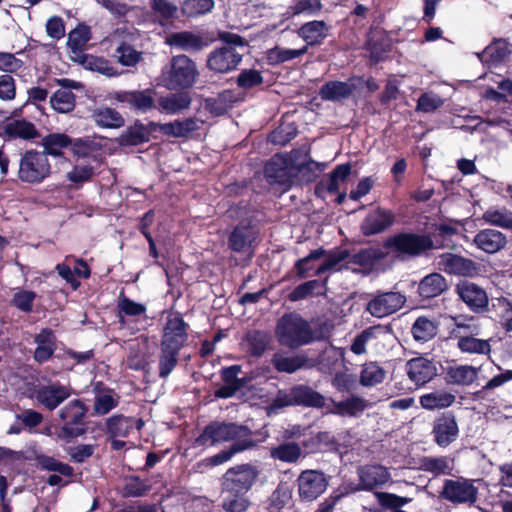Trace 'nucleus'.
<instances>
[{
	"label": "nucleus",
	"instance_id": "nucleus-1",
	"mask_svg": "<svg viewBox=\"0 0 512 512\" xmlns=\"http://www.w3.org/2000/svg\"><path fill=\"white\" fill-rule=\"evenodd\" d=\"M259 476L257 466L237 464L229 468L220 479L221 507L225 512H246L250 506L247 493Z\"/></svg>",
	"mask_w": 512,
	"mask_h": 512
},
{
	"label": "nucleus",
	"instance_id": "nucleus-2",
	"mask_svg": "<svg viewBox=\"0 0 512 512\" xmlns=\"http://www.w3.org/2000/svg\"><path fill=\"white\" fill-rule=\"evenodd\" d=\"M189 324L185 322L180 312L167 318L160 340L158 356V374L166 379L176 368L180 351L188 341Z\"/></svg>",
	"mask_w": 512,
	"mask_h": 512
},
{
	"label": "nucleus",
	"instance_id": "nucleus-3",
	"mask_svg": "<svg viewBox=\"0 0 512 512\" xmlns=\"http://www.w3.org/2000/svg\"><path fill=\"white\" fill-rule=\"evenodd\" d=\"M275 336L281 346L291 350L308 345L315 339L310 323L296 312L285 313L277 320Z\"/></svg>",
	"mask_w": 512,
	"mask_h": 512
},
{
	"label": "nucleus",
	"instance_id": "nucleus-4",
	"mask_svg": "<svg viewBox=\"0 0 512 512\" xmlns=\"http://www.w3.org/2000/svg\"><path fill=\"white\" fill-rule=\"evenodd\" d=\"M253 432L247 426L237 422L211 421L195 439L198 447H211L225 442H256Z\"/></svg>",
	"mask_w": 512,
	"mask_h": 512
},
{
	"label": "nucleus",
	"instance_id": "nucleus-5",
	"mask_svg": "<svg viewBox=\"0 0 512 512\" xmlns=\"http://www.w3.org/2000/svg\"><path fill=\"white\" fill-rule=\"evenodd\" d=\"M383 247L400 259L418 258L435 248L430 234L401 231L387 237Z\"/></svg>",
	"mask_w": 512,
	"mask_h": 512
},
{
	"label": "nucleus",
	"instance_id": "nucleus-6",
	"mask_svg": "<svg viewBox=\"0 0 512 512\" xmlns=\"http://www.w3.org/2000/svg\"><path fill=\"white\" fill-rule=\"evenodd\" d=\"M326 398L308 384H294L288 389H279L270 403V410L278 411L287 407L322 409Z\"/></svg>",
	"mask_w": 512,
	"mask_h": 512
},
{
	"label": "nucleus",
	"instance_id": "nucleus-7",
	"mask_svg": "<svg viewBox=\"0 0 512 512\" xmlns=\"http://www.w3.org/2000/svg\"><path fill=\"white\" fill-rule=\"evenodd\" d=\"M52 174V166L44 152L35 148L19 153L17 179L21 183L39 185Z\"/></svg>",
	"mask_w": 512,
	"mask_h": 512
},
{
	"label": "nucleus",
	"instance_id": "nucleus-8",
	"mask_svg": "<svg viewBox=\"0 0 512 512\" xmlns=\"http://www.w3.org/2000/svg\"><path fill=\"white\" fill-rule=\"evenodd\" d=\"M197 75L195 63L186 55H178L162 69L160 81L169 90H185L194 85Z\"/></svg>",
	"mask_w": 512,
	"mask_h": 512
},
{
	"label": "nucleus",
	"instance_id": "nucleus-9",
	"mask_svg": "<svg viewBox=\"0 0 512 512\" xmlns=\"http://www.w3.org/2000/svg\"><path fill=\"white\" fill-rule=\"evenodd\" d=\"M88 406L80 399H73L63 406L58 416L62 422L58 436L60 439L70 441L86 434Z\"/></svg>",
	"mask_w": 512,
	"mask_h": 512
},
{
	"label": "nucleus",
	"instance_id": "nucleus-10",
	"mask_svg": "<svg viewBox=\"0 0 512 512\" xmlns=\"http://www.w3.org/2000/svg\"><path fill=\"white\" fill-rule=\"evenodd\" d=\"M223 46L212 51L207 66L218 73H227L236 69L242 54L236 52V46H245V40L239 34H217Z\"/></svg>",
	"mask_w": 512,
	"mask_h": 512
},
{
	"label": "nucleus",
	"instance_id": "nucleus-11",
	"mask_svg": "<svg viewBox=\"0 0 512 512\" xmlns=\"http://www.w3.org/2000/svg\"><path fill=\"white\" fill-rule=\"evenodd\" d=\"M476 481L463 476L456 479H445L439 497L454 506L475 507L479 500V490L475 486Z\"/></svg>",
	"mask_w": 512,
	"mask_h": 512
},
{
	"label": "nucleus",
	"instance_id": "nucleus-12",
	"mask_svg": "<svg viewBox=\"0 0 512 512\" xmlns=\"http://www.w3.org/2000/svg\"><path fill=\"white\" fill-rule=\"evenodd\" d=\"M156 90L145 88L142 90H121L110 93V100L121 104L122 108H128L137 113H147L156 109Z\"/></svg>",
	"mask_w": 512,
	"mask_h": 512
},
{
	"label": "nucleus",
	"instance_id": "nucleus-13",
	"mask_svg": "<svg viewBox=\"0 0 512 512\" xmlns=\"http://www.w3.org/2000/svg\"><path fill=\"white\" fill-rule=\"evenodd\" d=\"M455 293L469 311L475 314L491 312L487 291L479 284L470 280H460L455 285Z\"/></svg>",
	"mask_w": 512,
	"mask_h": 512
},
{
	"label": "nucleus",
	"instance_id": "nucleus-14",
	"mask_svg": "<svg viewBox=\"0 0 512 512\" xmlns=\"http://www.w3.org/2000/svg\"><path fill=\"white\" fill-rule=\"evenodd\" d=\"M359 483L349 484L345 491L354 493L358 491H372L376 488L382 487L390 480V473L388 469L380 464H367L360 466L357 470Z\"/></svg>",
	"mask_w": 512,
	"mask_h": 512
},
{
	"label": "nucleus",
	"instance_id": "nucleus-15",
	"mask_svg": "<svg viewBox=\"0 0 512 512\" xmlns=\"http://www.w3.org/2000/svg\"><path fill=\"white\" fill-rule=\"evenodd\" d=\"M305 44L299 48L287 49L280 46L268 49L265 52V60L268 65L276 66L293 60L305 54L309 46L320 45L328 34H299Z\"/></svg>",
	"mask_w": 512,
	"mask_h": 512
},
{
	"label": "nucleus",
	"instance_id": "nucleus-16",
	"mask_svg": "<svg viewBox=\"0 0 512 512\" xmlns=\"http://www.w3.org/2000/svg\"><path fill=\"white\" fill-rule=\"evenodd\" d=\"M258 237V230L252 219H241L230 231L227 238L228 248L235 253H244L251 249Z\"/></svg>",
	"mask_w": 512,
	"mask_h": 512
},
{
	"label": "nucleus",
	"instance_id": "nucleus-17",
	"mask_svg": "<svg viewBox=\"0 0 512 512\" xmlns=\"http://www.w3.org/2000/svg\"><path fill=\"white\" fill-rule=\"evenodd\" d=\"M405 303L406 296L400 292H379L368 301L366 310L374 317L383 318L399 311Z\"/></svg>",
	"mask_w": 512,
	"mask_h": 512
},
{
	"label": "nucleus",
	"instance_id": "nucleus-18",
	"mask_svg": "<svg viewBox=\"0 0 512 512\" xmlns=\"http://www.w3.org/2000/svg\"><path fill=\"white\" fill-rule=\"evenodd\" d=\"M299 497L304 502H311L322 495L328 486L326 475L318 470L302 471L297 479Z\"/></svg>",
	"mask_w": 512,
	"mask_h": 512
},
{
	"label": "nucleus",
	"instance_id": "nucleus-19",
	"mask_svg": "<svg viewBox=\"0 0 512 512\" xmlns=\"http://www.w3.org/2000/svg\"><path fill=\"white\" fill-rule=\"evenodd\" d=\"M364 82L362 76H351L347 81L330 80L319 89V96L323 101L342 102L350 98Z\"/></svg>",
	"mask_w": 512,
	"mask_h": 512
},
{
	"label": "nucleus",
	"instance_id": "nucleus-20",
	"mask_svg": "<svg viewBox=\"0 0 512 512\" xmlns=\"http://www.w3.org/2000/svg\"><path fill=\"white\" fill-rule=\"evenodd\" d=\"M431 434L434 442L442 448L448 447L459 436V427L456 416L452 411L438 415L432 425Z\"/></svg>",
	"mask_w": 512,
	"mask_h": 512
},
{
	"label": "nucleus",
	"instance_id": "nucleus-21",
	"mask_svg": "<svg viewBox=\"0 0 512 512\" xmlns=\"http://www.w3.org/2000/svg\"><path fill=\"white\" fill-rule=\"evenodd\" d=\"M53 82L59 84L61 88L56 90L50 97L51 107L58 113L73 111L76 105V96L72 89H81L83 85L78 81L68 78L53 79Z\"/></svg>",
	"mask_w": 512,
	"mask_h": 512
},
{
	"label": "nucleus",
	"instance_id": "nucleus-22",
	"mask_svg": "<svg viewBox=\"0 0 512 512\" xmlns=\"http://www.w3.org/2000/svg\"><path fill=\"white\" fill-rule=\"evenodd\" d=\"M291 159L288 157L275 154L272 156L264 166V176L270 185H280L287 190L292 185V178L290 174Z\"/></svg>",
	"mask_w": 512,
	"mask_h": 512
},
{
	"label": "nucleus",
	"instance_id": "nucleus-23",
	"mask_svg": "<svg viewBox=\"0 0 512 512\" xmlns=\"http://www.w3.org/2000/svg\"><path fill=\"white\" fill-rule=\"evenodd\" d=\"M395 221L396 215L392 210L377 207L365 216L360 231L366 237L377 235L390 228Z\"/></svg>",
	"mask_w": 512,
	"mask_h": 512
},
{
	"label": "nucleus",
	"instance_id": "nucleus-24",
	"mask_svg": "<svg viewBox=\"0 0 512 512\" xmlns=\"http://www.w3.org/2000/svg\"><path fill=\"white\" fill-rule=\"evenodd\" d=\"M71 395L70 388L60 382L40 385L35 391L36 401L49 411H53Z\"/></svg>",
	"mask_w": 512,
	"mask_h": 512
},
{
	"label": "nucleus",
	"instance_id": "nucleus-25",
	"mask_svg": "<svg viewBox=\"0 0 512 512\" xmlns=\"http://www.w3.org/2000/svg\"><path fill=\"white\" fill-rule=\"evenodd\" d=\"M406 368L409 379L418 386L425 385L438 374L437 363L426 356L410 359Z\"/></svg>",
	"mask_w": 512,
	"mask_h": 512
},
{
	"label": "nucleus",
	"instance_id": "nucleus-26",
	"mask_svg": "<svg viewBox=\"0 0 512 512\" xmlns=\"http://www.w3.org/2000/svg\"><path fill=\"white\" fill-rule=\"evenodd\" d=\"M33 342L36 345L32 356L34 362L42 365L54 357L57 350V336L53 329L42 328L34 335Z\"/></svg>",
	"mask_w": 512,
	"mask_h": 512
},
{
	"label": "nucleus",
	"instance_id": "nucleus-27",
	"mask_svg": "<svg viewBox=\"0 0 512 512\" xmlns=\"http://www.w3.org/2000/svg\"><path fill=\"white\" fill-rule=\"evenodd\" d=\"M143 426L142 418L115 414L106 419L105 432L109 438H126L135 430L140 431Z\"/></svg>",
	"mask_w": 512,
	"mask_h": 512
},
{
	"label": "nucleus",
	"instance_id": "nucleus-28",
	"mask_svg": "<svg viewBox=\"0 0 512 512\" xmlns=\"http://www.w3.org/2000/svg\"><path fill=\"white\" fill-rule=\"evenodd\" d=\"M301 443L305 456L337 451L339 447L336 436L330 431H319L304 435Z\"/></svg>",
	"mask_w": 512,
	"mask_h": 512
},
{
	"label": "nucleus",
	"instance_id": "nucleus-29",
	"mask_svg": "<svg viewBox=\"0 0 512 512\" xmlns=\"http://www.w3.org/2000/svg\"><path fill=\"white\" fill-rule=\"evenodd\" d=\"M440 263L443 266V270L450 275L474 277L480 272L478 263L453 253L443 254Z\"/></svg>",
	"mask_w": 512,
	"mask_h": 512
},
{
	"label": "nucleus",
	"instance_id": "nucleus-30",
	"mask_svg": "<svg viewBox=\"0 0 512 512\" xmlns=\"http://www.w3.org/2000/svg\"><path fill=\"white\" fill-rule=\"evenodd\" d=\"M240 372L241 366L238 364L223 367L220 371V376L224 385L215 390L214 396L218 399H228L244 388L246 385V379L238 377Z\"/></svg>",
	"mask_w": 512,
	"mask_h": 512
},
{
	"label": "nucleus",
	"instance_id": "nucleus-31",
	"mask_svg": "<svg viewBox=\"0 0 512 512\" xmlns=\"http://www.w3.org/2000/svg\"><path fill=\"white\" fill-rule=\"evenodd\" d=\"M192 103L190 92L181 90L162 95L156 99V109L168 115L181 114L189 109Z\"/></svg>",
	"mask_w": 512,
	"mask_h": 512
},
{
	"label": "nucleus",
	"instance_id": "nucleus-32",
	"mask_svg": "<svg viewBox=\"0 0 512 512\" xmlns=\"http://www.w3.org/2000/svg\"><path fill=\"white\" fill-rule=\"evenodd\" d=\"M448 288L446 278L441 273L432 272L417 283V295L421 301H429L446 292Z\"/></svg>",
	"mask_w": 512,
	"mask_h": 512
},
{
	"label": "nucleus",
	"instance_id": "nucleus-33",
	"mask_svg": "<svg viewBox=\"0 0 512 512\" xmlns=\"http://www.w3.org/2000/svg\"><path fill=\"white\" fill-rule=\"evenodd\" d=\"M2 137L6 141L16 139L30 141L40 137V132L32 122L25 119H15L3 126Z\"/></svg>",
	"mask_w": 512,
	"mask_h": 512
},
{
	"label": "nucleus",
	"instance_id": "nucleus-34",
	"mask_svg": "<svg viewBox=\"0 0 512 512\" xmlns=\"http://www.w3.org/2000/svg\"><path fill=\"white\" fill-rule=\"evenodd\" d=\"M204 34H166L165 41L170 46L184 51L198 52L211 42L214 37H203Z\"/></svg>",
	"mask_w": 512,
	"mask_h": 512
},
{
	"label": "nucleus",
	"instance_id": "nucleus-35",
	"mask_svg": "<svg viewBox=\"0 0 512 512\" xmlns=\"http://www.w3.org/2000/svg\"><path fill=\"white\" fill-rule=\"evenodd\" d=\"M473 241L479 249L489 254L502 250L507 244L505 234L495 229L480 230Z\"/></svg>",
	"mask_w": 512,
	"mask_h": 512
},
{
	"label": "nucleus",
	"instance_id": "nucleus-36",
	"mask_svg": "<svg viewBox=\"0 0 512 512\" xmlns=\"http://www.w3.org/2000/svg\"><path fill=\"white\" fill-rule=\"evenodd\" d=\"M328 277L323 280L313 279L296 286L289 294L288 300L298 302L310 297L324 296L328 290Z\"/></svg>",
	"mask_w": 512,
	"mask_h": 512
},
{
	"label": "nucleus",
	"instance_id": "nucleus-37",
	"mask_svg": "<svg viewBox=\"0 0 512 512\" xmlns=\"http://www.w3.org/2000/svg\"><path fill=\"white\" fill-rule=\"evenodd\" d=\"M72 144V137L66 133H49L41 140V146L45 156H52L54 158H62L65 155V150H70Z\"/></svg>",
	"mask_w": 512,
	"mask_h": 512
},
{
	"label": "nucleus",
	"instance_id": "nucleus-38",
	"mask_svg": "<svg viewBox=\"0 0 512 512\" xmlns=\"http://www.w3.org/2000/svg\"><path fill=\"white\" fill-rule=\"evenodd\" d=\"M439 321L428 316H419L415 319L411 327L413 339L421 344L434 339L439 331Z\"/></svg>",
	"mask_w": 512,
	"mask_h": 512
},
{
	"label": "nucleus",
	"instance_id": "nucleus-39",
	"mask_svg": "<svg viewBox=\"0 0 512 512\" xmlns=\"http://www.w3.org/2000/svg\"><path fill=\"white\" fill-rule=\"evenodd\" d=\"M269 454L272 459L287 464H296L300 459L306 457L301 442L289 441L271 447Z\"/></svg>",
	"mask_w": 512,
	"mask_h": 512
},
{
	"label": "nucleus",
	"instance_id": "nucleus-40",
	"mask_svg": "<svg viewBox=\"0 0 512 512\" xmlns=\"http://www.w3.org/2000/svg\"><path fill=\"white\" fill-rule=\"evenodd\" d=\"M247 353L251 357L259 358L270 348L272 336L263 330H250L244 336Z\"/></svg>",
	"mask_w": 512,
	"mask_h": 512
},
{
	"label": "nucleus",
	"instance_id": "nucleus-41",
	"mask_svg": "<svg viewBox=\"0 0 512 512\" xmlns=\"http://www.w3.org/2000/svg\"><path fill=\"white\" fill-rule=\"evenodd\" d=\"M330 400L333 408L328 412L341 417H357L367 408L366 400L357 395H352L342 401H335L332 398Z\"/></svg>",
	"mask_w": 512,
	"mask_h": 512
},
{
	"label": "nucleus",
	"instance_id": "nucleus-42",
	"mask_svg": "<svg viewBox=\"0 0 512 512\" xmlns=\"http://www.w3.org/2000/svg\"><path fill=\"white\" fill-rule=\"evenodd\" d=\"M477 378V369L470 365H453L444 369L447 384L468 386Z\"/></svg>",
	"mask_w": 512,
	"mask_h": 512
},
{
	"label": "nucleus",
	"instance_id": "nucleus-43",
	"mask_svg": "<svg viewBox=\"0 0 512 512\" xmlns=\"http://www.w3.org/2000/svg\"><path fill=\"white\" fill-rule=\"evenodd\" d=\"M35 466L41 471L59 473L63 477L71 478L74 476V468L53 456L45 453H35Z\"/></svg>",
	"mask_w": 512,
	"mask_h": 512
},
{
	"label": "nucleus",
	"instance_id": "nucleus-44",
	"mask_svg": "<svg viewBox=\"0 0 512 512\" xmlns=\"http://www.w3.org/2000/svg\"><path fill=\"white\" fill-rule=\"evenodd\" d=\"M308 358L304 354L284 356L277 352L272 356L271 363L279 373L292 374L306 366Z\"/></svg>",
	"mask_w": 512,
	"mask_h": 512
},
{
	"label": "nucleus",
	"instance_id": "nucleus-45",
	"mask_svg": "<svg viewBox=\"0 0 512 512\" xmlns=\"http://www.w3.org/2000/svg\"><path fill=\"white\" fill-rule=\"evenodd\" d=\"M147 142H149L148 131H146L144 123L138 119L128 126L118 138V143L122 147L138 146Z\"/></svg>",
	"mask_w": 512,
	"mask_h": 512
},
{
	"label": "nucleus",
	"instance_id": "nucleus-46",
	"mask_svg": "<svg viewBox=\"0 0 512 512\" xmlns=\"http://www.w3.org/2000/svg\"><path fill=\"white\" fill-rule=\"evenodd\" d=\"M455 400L454 394L444 390H435L423 394L420 397V405L426 410L444 409L450 407Z\"/></svg>",
	"mask_w": 512,
	"mask_h": 512
},
{
	"label": "nucleus",
	"instance_id": "nucleus-47",
	"mask_svg": "<svg viewBox=\"0 0 512 512\" xmlns=\"http://www.w3.org/2000/svg\"><path fill=\"white\" fill-rule=\"evenodd\" d=\"M198 129L197 120L193 117H189L184 120H174L169 123H164V126H162V134L168 137L186 138Z\"/></svg>",
	"mask_w": 512,
	"mask_h": 512
},
{
	"label": "nucleus",
	"instance_id": "nucleus-48",
	"mask_svg": "<svg viewBox=\"0 0 512 512\" xmlns=\"http://www.w3.org/2000/svg\"><path fill=\"white\" fill-rule=\"evenodd\" d=\"M491 313L506 332H512V301L506 297L492 300Z\"/></svg>",
	"mask_w": 512,
	"mask_h": 512
},
{
	"label": "nucleus",
	"instance_id": "nucleus-49",
	"mask_svg": "<svg viewBox=\"0 0 512 512\" xmlns=\"http://www.w3.org/2000/svg\"><path fill=\"white\" fill-rule=\"evenodd\" d=\"M118 322L122 325L126 323L125 316L138 317L146 313V306L128 298L124 291L120 292L117 301Z\"/></svg>",
	"mask_w": 512,
	"mask_h": 512
},
{
	"label": "nucleus",
	"instance_id": "nucleus-50",
	"mask_svg": "<svg viewBox=\"0 0 512 512\" xmlns=\"http://www.w3.org/2000/svg\"><path fill=\"white\" fill-rule=\"evenodd\" d=\"M257 446V442H234L227 449L221 450L217 454H214L206 459L211 466H218L229 461L234 455L250 450Z\"/></svg>",
	"mask_w": 512,
	"mask_h": 512
},
{
	"label": "nucleus",
	"instance_id": "nucleus-51",
	"mask_svg": "<svg viewBox=\"0 0 512 512\" xmlns=\"http://www.w3.org/2000/svg\"><path fill=\"white\" fill-rule=\"evenodd\" d=\"M96 124L103 128H120L124 125L123 116L114 108L100 107L93 113Z\"/></svg>",
	"mask_w": 512,
	"mask_h": 512
},
{
	"label": "nucleus",
	"instance_id": "nucleus-52",
	"mask_svg": "<svg viewBox=\"0 0 512 512\" xmlns=\"http://www.w3.org/2000/svg\"><path fill=\"white\" fill-rule=\"evenodd\" d=\"M453 462V459L448 456L424 457L422 459V469L434 476L451 475L454 469Z\"/></svg>",
	"mask_w": 512,
	"mask_h": 512
},
{
	"label": "nucleus",
	"instance_id": "nucleus-53",
	"mask_svg": "<svg viewBox=\"0 0 512 512\" xmlns=\"http://www.w3.org/2000/svg\"><path fill=\"white\" fill-rule=\"evenodd\" d=\"M385 375V370L377 362H366L362 365L359 383L363 387L376 386L384 381Z\"/></svg>",
	"mask_w": 512,
	"mask_h": 512
},
{
	"label": "nucleus",
	"instance_id": "nucleus-54",
	"mask_svg": "<svg viewBox=\"0 0 512 512\" xmlns=\"http://www.w3.org/2000/svg\"><path fill=\"white\" fill-rule=\"evenodd\" d=\"M370 37L366 43L370 58L375 63L385 59L386 54L391 51V40L384 39V34H368Z\"/></svg>",
	"mask_w": 512,
	"mask_h": 512
},
{
	"label": "nucleus",
	"instance_id": "nucleus-55",
	"mask_svg": "<svg viewBox=\"0 0 512 512\" xmlns=\"http://www.w3.org/2000/svg\"><path fill=\"white\" fill-rule=\"evenodd\" d=\"M149 479H141L139 476L130 475L124 480L122 495L124 497H141L151 490Z\"/></svg>",
	"mask_w": 512,
	"mask_h": 512
},
{
	"label": "nucleus",
	"instance_id": "nucleus-56",
	"mask_svg": "<svg viewBox=\"0 0 512 512\" xmlns=\"http://www.w3.org/2000/svg\"><path fill=\"white\" fill-rule=\"evenodd\" d=\"M385 256L386 254L380 248H364L354 253L350 262L361 267H372Z\"/></svg>",
	"mask_w": 512,
	"mask_h": 512
},
{
	"label": "nucleus",
	"instance_id": "nucleus-57",
	"mask_svg": "<svg viewBox=\"0 0 512 512\" xmlns=\"http://www.w3.org/2000/svg\"><path fill=\"white\" fill-rule=\"evenodd\" d=\"M79 61L86 68L92 71H97L98 73L108 77L117 76L119 74L118 71L110 65V62L103 57L86 54L80 58Z\"/></svg>",
	"mask_w": 512,
	"mask_h": 512
},
{
	"label": "nucleus",
	"instance_id": "nucleus-58",
	"mask_svg": "<svg viewBox=\"0 0 512 512\" xmlns=\"http://www.w3.org/2000/svg\"><path fill=\"white\" fill-rule=\"evenodd\" d=\"M326 255V250L322 247L312 250L307 256L298 259L294 264L297 277L305 279L308 277L309 272L313 269L311 262L319 260Z\"/></svg>",
	"mask_w": 512,
	"mask_h": 512
},
{
	"label": "nucleus",
	"instance_id": "nucleus-59",
	"mask_svg": "<svg viewBox=\"0 0 512 512\" xmlns=\"http://www.w3.org/2000/svg\"><path fill=\"white\" fill-rule=\"evenodd\" d=\"M458 348L465 353L488 354L491 350L487 340L475 338L473 336L460 337Z\"/></svg>",
	"mask_w": 512,
	"mask_h": 512
},
{
	"label": "nucleus",
	"instance_id": "nucleus-60",
	"mask_svg": "<svg viewBox=\"0 0 512 512\" xmlns=\"http://www.w3.org/2000/svg\"><path fill=\"white\" fill-rule=\"evenodd\" d=\"M444 104V100L436 93L424 92L422 93L416 104L415 110L422 113H433Z\"/></svg>",
	"mask_w": 512,
	"mask_h": 512
},
{
	"label": "nucleus",
	"instance_id": "nucleus-61",
	"mask_svg": "<svg viewBox=\"0 0 512 512\" xmlns=\"http://www.w3.org/2000/svg\"><path fill=\"white\" fill-rule=\"evenodd\" d=\"M97 150V145L94 141L88 138H72V144L70 151L78 158H89L93 157L96 161L97 156L93 155V152Z\"/></svg>",
	"mask_w": 512,
	"mask_h": 512
},
{
	"label": "nucleus",
	"instance_id": "nucleus-62",
	"mask_svg": "<svg viewBox=\"0 0 512 512\" xmlns=\"http://www.w3.org/2000/svg\"><path fill=\"white\" fill-rule=\"evenodd\" d=\"M115 56L123 66H135L141 59V52H138L131 45L122 42L116 49Z\"/></svg>",
	"mask_w": 512,
	"mask_h": 512
},
{
	"label": "nucleus",
	"instance_id": "nucleus-63",
	"mask_svg": "<svg viewBox=\"0 0 512 512\" xmlns=\"http://www.w3.org/2000/svg\"><path fill=\"white\" fill-rule=\"evenodd\" d=\"M264 78L260 71L255 69L243 70L237 77V86L243 90L261 86Z\"/></svg>",
	"mask_w": 512,
	"mask_h": 512
},
{
	"label": "nucleus",
	"instance_id": "nucleus-64",
	"mask_svg": "<svg viewBox=\"0 0 512 512\" xmlns=\"http://www.w3.org/2000/svg\"><path fill=\"white\" fill-rule=\"evenodd\" d=\"M484 220L492 225L512 230V213L506 210H487Z\"/></svg>",
	"mask_w": 512,
	"mask_h": 512
}]
</instances>
